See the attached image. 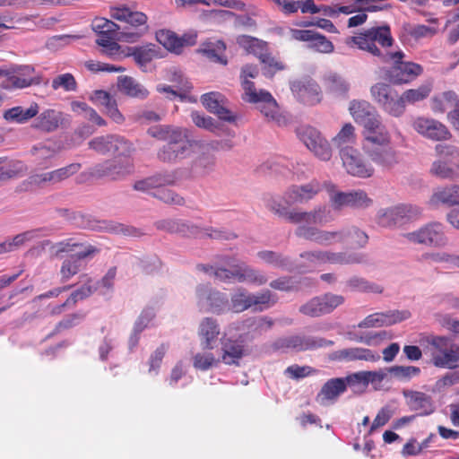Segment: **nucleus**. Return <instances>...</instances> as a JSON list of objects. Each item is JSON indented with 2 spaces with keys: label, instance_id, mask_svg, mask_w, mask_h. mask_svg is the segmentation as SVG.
I'll use <instances>...</instances> for the list:
<instances>
[{
  "label": "nucleus",
  "instance_id": "nucleus-56",
  "mask_svg": "<svg viewBox=\"0 0 459 459\" xmlns=\"http://www.w3.org/2000/svg\"><path fill=\"white\" fill-rule=\"evenodd\" d=\"M355 141L356 134H354V126L351 123L344 124L337 135L333 138V143L340 150L351 147L350 144L354 143Z\"/></svg>",
  "mask_w": 459,
  "mask_h": 459
},
{
  "label": "nucleus",
  "instance_id": "nucleus-11",
  "mask_svg": "<svg viewBox=\"0 0 459 459\" xmlns=\"http://www.w3.org/2000/svg\"><path fill=\"white\" fill-rule=\"evenodd\" d=\"M89 149L100 155H124L132 150V143L118 134L98 136L88 143Z\"/></svg>",
  "mask_w": 459,
  "mask_h": 459
},
{
  "label": "nucleus",
  "instance_id": "nucleus-64",
  "mask_svg": "<svg viewBox=\"0 0 459 459\" xmlns=\"http://www.w3.org/2000/svg\"><path fill=\"white\" fill-rule=\"evenodd\" d=\"M30 153H32V157L38 164L43 165L44 162L56 155V150L40 143L33 146L32 150H30Z\"/></svg>",
  "mask_w": 459,
  "mask_h": 459
},
{
  "label": "nucleus",
  "instance_id": "nucleus-28",
  "mask_svg": "<svg viewBox=\"0 0 459 459\" xmlns=\"http://www.w3.org/2000/svg\"><path fill=\"white\" fill-rule=\"evenodd\" d=\"M201 103L208 111L218 116L219 119L228 122L234 121L231 112L222 105V96L221 93L216 91L204 93L201 96Z\"/></svg>",
  "mask_w": 459,
  "mask_h": 459
},
{
  "label": "nucleus",
  "instance_id": "nucleus-19",
  "mask_svg": "<svg viewBox=\"0 0 459 459\" xmlns=\"http://www.w3.org/2000/svg\"><path fill=\"white\" fill-rule=\"evenodd\" d=\"M411 316L408 310H389L385 312H375L368 315L359 322V328H380L383 326H391Z\"/></svg>",
  "mask_w": 459,
  "mask_h": 459
},
{
  "label": "nucleus",
  "instance_id": "nucleus-34",
  "mask_svg": "<svg viewBox=\"0 0 459 459\" xmlns=\"http://www.w3.org/2000/svg\"><path fill=\"white\" fill-rule=\"evenodd\" d=\"M198 53L212 63H218L221 65H227V56L224 55L225 44L220 39H210L203 42L200 48H198Z\"/></svg>",
  "mask_w": 459,
  "mask_h": 459
},
{
  "label": "nucleus",
  "instance_id": "nucleus-35",
  "mask_svg": "<svg viewBox=\"0 0 459 459\" xmlns=\"http://www.w3.org/2000/svg\"><path fill=\"white\" fill-rule=\"evenodd\" d=\"M127 56L134 58V63L143 67L155 59L160 58L159 48L153 44L127 48Z\"/></svg>",
  "mask_w": 459,
  "mask_h": 459
},
{
  "label": "nucleus",
  "instance_id": "nucleus-45",
  "mask_svg": "<svg viewBox=\"0 0 459 459\" xmlns=\"http://www.w3.org/2000/svg\"><path fill=\"white\" fill-rule=\"evenodd\" d=\"M79 279H81L83 284L71 292L70 296L66 298L65 301L68 303L77 304L79 301H82L86 298L91 297L97 290V286L92 282V279L88 274H81Z\"/></svg>",
  "mask_w": 459,
  "mask_h": 459
},
{
  "label": "nucleus",
  "instance_id": "nucleus-16",
  "mask_svg": "<svg viewBox=\"0 0 459 459\" xmlns=\"http://www.w3.org/2000/svg\"><path fill=\"white\" fill-rule=\"evenodd\" d=\"M333 341H326L322 338H314L305 335H291L282 337L274 342L276 349H290L295 351H312L325 346H332Z\"/></svg>",
  "mask_w": 459,
  "mask_h": 459
},
{
  "label": "nucleus",
  "instance_id": "nucleus-61",
  "mask_svg": "<svg viewBox=\"0 0 459 459\" xmlns=\"http://www.w3.org/2000/svg\"><path fill=\"white\" fill-rule=\"evenodd\" d=\"M258 257L261 259V261L266 263L267 264L280 269H286L288 265H290V261H288V258L271 250L258 252Z\"/></svg>",
  "mask_w": 459,
  "mask_h": 459
},
{
  "label": "nucleus",
  "instance_id": "nucleus-57",
  "mask_svg": "<svg viewBox=\"0 0 459 459\" xmlns=\"http://www.w3.org/2000/svg\"><path fill=\"white\" fill-rule=\"evenodd\" d=\"M363 137H365L363 146L390 145V135L386 129L363 130Z\"/></svg>",
  "mask_w": 459,
  "mask_h": 459
},
{
  "label": "nucleus",
  "instance_id": "nucleus-26",
  "mask_svg": "<svg viewBox=\"0 0 459 459\" xmlns=\"http://www.w3.org/2000/svg\"><path fill=\"white\" fill-rule=\"evenodd\" d=\"M363 149H365L366 154L371 161L385 169H390L397 163L396 151L390 144L363 146Z\"/></svg>",
  "mask_w": 459,
  "mask_h": 459
},
{
  "label": "nucleus",
  "instance_id": "nucleus-30",
  "mask_svg": "<svg viewBox=\"0 0 459 459\" xmlns=\"http://www.w3.org/2000/svg\"><path fill=\"white\" fill-rule=\"evenodd\" d=\"M245 356V346L240 341L227 339L221 342V361L228 366H239Z\"/></svg>",
  "mask_w": 459,
  "mask_h": 459
},
{
  "label": "nucleus",
  "instance_id": "nucleus-50",
  "mask_svg": "<svg viewBox=\"0 0 459 459\" xmlns=\"http://www.w3.org/2000/svg\"><path fill=\"white\" fill-rule=\"evenodd\" d=\"M346 287L352 291L365 293H382V287L375 282H370L358 276H353L346 281Z\"/></svg>",
  "mask_w": 459,
  "mask_h": 459
},
{
  "label": "nucleus",
  "instance_id": "nucleus-31",
  "mask_svg": "<svg viewBox=\"0 0 459 459\" xmlns=\"http://www.w3.org/2000/svg\"><path fill=\"white\" fill-rule=\"evenodd\" d=\"M349 381V377L346 379L342 378H332L323 385L317 395H316V402L320 405H325L327 402L336 400L339 395L346 391V382Z\"/></svg>",
  "mask_w": 459,
  "mask_h": 459
},
{
  "label": "nucleus",
  "instance_id": "nucleus-18",
  "mask_svg": "<svg viewBox=\"0 0 459 459\" xmlns=\"http://www.w3.org/2000/svg\"><path fill=\"white\" fill-rule=\"evenodd\" d=\"M191 153V143L186 138H182L178 134L172 142H167L160 151H158V160L164 163H177L188 157Z\"/></svg>",
  "mask_w": 459,
  "mask_h": 459
},
{
  "label": "nucleus",
  "instance_id": "nucleus-62",
  "mask_svg": "<svg viewBox=\"0 0 459 459\" xmlns=\"http://www.w3.org/2000/svg\"><path fill=\"white\" fill-rule=\"evenodd\" d=\"M152 196L160 200L167 204H176L182 206L184 199L179 195L173 192L171 189L167 188H155L150 191Z\"/></svg>",
  "mask_w": 459,
  "mask_h": 459
},
{
  "label": "nucleus",
  "instance_id": "nucleus-5",
  "mask_svg": "<svg viewBox=\"0 0 459 459\" xmlns=\"http://www.w3.org/2000/svg\"><path fill=\"white\" fill-rule=\"evenodd\" d=\"M370 94L373 100L389 116L400 117L404 114L407 103L391 85L376 82L370 88Z\"/></svg>",
  "mask_w": 459,
  "mask_h": 459
},
{
  "label": "nucleus",
  "instance_id": "nucleus-10",
  "mask_svg": "<svg viewBox=\"0 0 459 459\" xmlns=\"http://www.w3.org/2000/svg\"><path fill=\"white\" fill-rule=\"evenodd\" d=\"M298 139L315 154L317 159L328 161L331 159V147L320 132L311 126H301L297 129Z\"/></svg>",
  "mask_w": 459,
  "mask_h": 459
},
{
  "label": "nucleus",
  "instance_id": "nucleus-20",
  "mask_svg": "<svg viewBox=\"0 0 459 459\" xmlns=\"http://www.w3.org/2000/svg\"><path fill=\"white\" fill-rule=\"evenodd\" d=\"M413 129L430 141H446L450 137L447 127L434 118L417 117L413 121Z\"/></svg>",
  "mask_w": 459,
  "mask_h": 459
},
{
  "label": "nucleus",
  "instance_id": "nucleus-55",
  "mask_svg": "<svg viewBox=\"0 0 459 459\" xmlns=\"http://www.w3.org/2000/svg\"><path fill=\"white\" fill-rule=\"evenodd\" d=\"M402 31H403V35L410 36L416 40L431 37L436 33V30L431 27L425 24H412L411 22L404 23L403 26H402Z\"/></svg>",
  "mask_w": 459,
  "mask_h": 459
},
{
  "label": "nucleus",
  "instance_id": "nucleus-4",
  "mask_svg": "<svg viewBox=\"0 0 459 459\" xmlns=\"http://www.w3.org/2000/svg\"><path fill=\"white\" fill-rule=\"evenodd\" d=\"M267 208L275 215L292 224L306 222L307 224L324 225L329 221V211L325 206L315 208L309 212H298L289 210L288 207L276 201H271L267 204Z\"/></svg>",
  "mask_w": 459,
  "mask_h": 459
},
{
  "label": "nucleus",
  "instance_id": "nucleus-63",
  "mask_svg": "<svg viewBox=\"0 0 459 459\" xmlns=\"http://www.w3.org/2000/svg\"><path fill=\"white\" fill-rule=\"evenodd\" d=\"M80 272V261L76 258H65L61 263L60 266V277L61 281L65 282L70 281Z\"/></svg>",
  "mask_w": 459,
  "mask_h": 459
},
{
  "label": "nucleus",
  "instance_id": "nucleus-23",
  "mask_svg": "<svg viewBox=\"0 0 459 459\" xmlns=\"http://www.w3.org/2000/svg\"><path fill=\"white\" fill-rule=\"evenodd\" d=\"M330 359L334 361L377 362L379 360V354L368 348L352 347L334 351L330 355Z\"/></svg>",
  "mask_w": 459,
  "mask_h": 459
},
{
  "label": "nucleus",
  "instance_id": "nucleus-58",
  "mask_svg": "<svg viewBox=\"0 0 459 459\" xmlns=\"http://www.w3.org/2000/svg\"><path fill=\"white\" fill-rule=\"evenodd\" d=\"M82 169V164L79 162L70 163L60 169H53L48 172H43L55 179L56 181L62 183L66 179L70 178L74 174L78 173Z\"/></svg>",
  "mask_w": 459,
  "mask_h": 459
},
{
  "label": "nucleus",
  "instance_id": "nucleus-36",
  "mask_svg": "<svg viewBox=\"0 0 459 459\" xmlns=\"http://www.w3.org/2000/svg\"><path fill=\"white\" fill-rule=\"evenodd\" d=\"M111 18L115 21L124 22L131 26L138 27L145 25L146 15L141 11H132L126 6L111 8Z\"/></svg>",
  "mask_w": 459,
  "mask_h": 459
},
{
  "label": "nucleus",
  "instance_id": "nucleus-54",
  "mask_svg": "<svg viewBox=\"0 0 459 459\" xmlns=\"http://www.w3.org/2000/svg\"><path fill=\"white\" fill-rule=\"evenodd\" d=\"M157 42L165 48L174 52L180 53V45L178 44V36L169 30H160L155 32Z\"/></svg>",
  "mask_w": 459,
  "mask_h": 459
},
{
  "label": "nucleus",
  "instance_id": "nucleus-1",
  "mask_svg": "<svg viewBox=\"0 0 459 459\" xmlns=\"http://www.w3.org/2000/svg\"><path fill=\"white\" fill-rule=\"evenodd\" d=\"M404 52L402 50L386 51L383 63H391L393 65L385 72L386 80L389 83L401 86L413 82L424 73L422 65L416 62L403 61Z\"/></svg>",
  "mask_w": 459,
  "mask_h": 459
},
{
  "label": "nucleus",
  "instance_id": "nucleus-32",
  "mask_svg": "<svg viewBox=\"0 0 459 459\" xmlns=\"http://www.w3.org/2000/svg\"><path fill=\"white\" fill-rule=\"evenodd\" d=\"M429 204L432 206L446 204L450 207H459V184L437 188L429 198Z\"/></svg>",
  "mask_w": 459,
  "mask_h": 459
},
{
  "label": "nucleus",
  "instance_id": "nucleus-3",
  "mask_svg": "<svg viewBox=\"0 0 459 459\" xmlns=\"http://www.w3.org/2000/svg\"><path fill=\"white\" fill-rule=\"evenodd\" d=\"M426 342L431 346V362L435 368L455 369L458 367V343L442 335H429Z\"/></svg>",
  "mask_w": 459,
  "mask_h": 459
},
{
  "label": "nucleus",
  "instance_id": "nucleus-47",
  "mask_svg": "<svg viewBox=\"0 0 459 459\" xmlns=\"http://www.w3.org/2000/svg\"><path fill=\"white\" fill-rule=\"evenodd\" d=\"M237 275H238L237 281L240 283L247 282L258 287L267 283V277L262 272L253 269L245 263H241V273Z\"/></svg>",
  "mask_w": 459,
  "mask_h": 459
},
{
  "label": "nucleus",
  "instance_id": "nucleus-33",
  "mask_svg": "<svg viewBox=\"0 0 459 459\" xmlns=\"http://www.w3.org/2000/svg\"><path fill=\"white\" fill-rule=\"evenodd\" d=\"M404 397L407 405L411 411H419L420 416L430 415L433 412V404L430 396L420 391H405Z\"/></svg>",
  "mask_w": 459,
  "mask_h": 459
},
{
  "label": "nucleus",
  "instance_id": "nucleus-42",
  "mask_svg": "<svg viewBox=\"0 0 459 459\" xmlns=\"http://www.w3.org/2000/svg\"><path fill=\"white\" fill-rule=\"evenodd\" d=\"M34 68L30 65H25L18 70L17 74L10 77L9 82L13 88L23 89L32 84L40 83V78L33 76Z\"/></svg>",
  "mask_w": 459,
  "mask_h": 459
},
{
  "label": "nucleus",
  "instance_id": "nucleus-48",
  "mask_svg": "<svg viewBox=\"0 0 459 459\" xmlns=\"http://www.w3.org/2000/svg\"><path fill=\"white\" fill-rule=\"evenodd\" d=\"M430 92H432V83L427 82L417 88L404 90L401 97L407 104L414 105L428 99Z\"/></svg>",
  "mask_w": 459,
  "mask_h": 459
},
{
  "label": "nucleus",
  "instance_id": "nucleus-21",
  "mask_svg": "<svg viewBox=\"0 0 459 459\" xmlns=\"http://www.w3.org/2000/svg\"><path fill=\"white\" fill-rule=\"evenodd\" d=\"M321 191L319 181L313 179L304 185H293L284 192V200L287 204H306L318 195Z\"/></svg>",
  "mask_w": 459,
  "mask_h": 459
},
{
  "label": "nucleus",
  "instance_id": "nucleus-13",
  "mask_svg": "<svg viewBox=\"0 0 459 459\" xmlns=\"http://www.w3.org/2000/svg\"><path fill=\"white\" fill-rule=\"evenodd\" d=\"M418 214H420L418 208L401 204L380 211L377 217V223L383 228L401 226L414 219Z\"/></svg>",
  "mask_w": 459,
  "mask_h": 459
},
{
  "label": "nucleus",
  "instance_id": "nucleus-43",
  "mask_svg": "<svg viewBox=\"0 0 459 459\" xmlns=\"http://www.w3.org/2000/svg\"><path fill=\"white\" fill-rule=\"evenodd\" d=\"M350 114L355 121L381 117V116L377 112V109H375V108L367 100L351 101Z\"/></svg>",
  "mask_w": 459,
  "mask_h": 459
},
{
  "label": "nucleus",
  "instance_id": "nucleus-2",
  "mask_svg": "<svg viewBox=\"0 0 459 459\" xmlns=\"http://www.w3.org/2000/svg\"><path fill=\"white\" fill-rule=\"evenodd\" d=\"M375 43L380 44L383 48L392 46L394 39L392 34H390L389 26L372 27L358 35L346 39V45L350 47L355 46L359 49L368 51L373 56H377L380 59L384 58L385 52L389 50L382 51L377 48Z\"/></svg>",
  "mask_w": 459,
  "mask_h": 459
},
{
  "label": "nucleus",
  "instance_id": "nucleus-40",
  "mask_svg": "<svg viewBox=\"0 0 459 459\" xmlns=\"http://www.w3.org/2000/svg\"><path fill=\"white\" fill-rule=\"evenodd\" d=\"M325 91L334 98H346L349 83L337 74H330L325 77Z\"/></svg>",
  "mask_w": 459,
  "mask_h": 459
},
{
  "label": "nucleus",
  "instance_id": "nucleus-7",
  "mask_svg": "<svg viewBox=\"0 0 459 459\" xmlns=\"http://www.w3.org/2000/svg\"><path fill=\"white\" fill-rule=\"evenodd\" d=\"M407 241L429 247H443L447 244L445 228L438 221L429 222L419 230L403 235Z\"/></svg>",
  "mask_w": 459,
  "mask_h": 459
},
{
  "label": "nucleus",
  "instance_id": "nucleus-49",
  "mask_svg": "<svg viewBox=\"0 0 459 459\" xmlns=\"http://www.w3.org/2000/svg\"><path fill=\"white\" fill-rule=\"evenodd\" d=\"M85 318V313L83 311H77L72 314L66 315L60 321L54 325L53 332L51 334H57L65 331H68L79 325Z\"/></svg>",
  "mask_w": 459,
  "mask_h": 459
},
{
  "label": "nucleus",
  "instance_id": "nucleus-6",
  "mask_svg": "<svg viewBox=\"0 0 459 459\" xmlns=\"http://www.w3.org/2000/svg\"><path fill=\"white\" fill-rule=\"evenodd\" d=\"M133 172V163L128 158H118L98 163L89 169L81 177L88 178H108L109 180H120Z\"/></svg>",
  "mask_w": 459,
  "mask_h": 459
},
{
  "label": "nucleus",
  "instance_id": "nucleus-27",
  "mask_svg": "<svg viewBox=\"0 0 459 459\" xmlns=\"http://www.w3.org/2000/svg\"><path fill=\"white\" fill-rule=\"evenodd\" d=\"M198 300H205L210 307L211 311L214 313H221L229 306L227 296L220 290H212L208 286L201 284L195 290Z\"/></svg>",
  "mask_w": 459,
  "mask_h": 459
},
{
  "label": "nucleus",
  "instance_id": "nucleus-39",
  "mask_svg": "<svg viewBox=\"0 0 459 459\" xmlns=\"http://www.w3.org/2000/svg\"><path fill=\"white\" fill-rule=\"evenodd\" d=\"M117 86L119 91L131 98L144 100L148 96V91L131 76H119Z\"/></svg>",
  "mask_w": 459,
  "mask_h": 459
},
{
  "label": "nucleus",
  "instance_id": "nucleus-9",
  "mask_svg": "<svg viewBox=\"0 0 459 459\" xmlns=\"http://www.w3.org/2000/svg\"><path fill=\"white\" fill-rule=\"evenodd\" d=\"M91 29L99 35L96 43L104 48L103 52L106 55L113 56L119 51V44L115 42L116 31L119 26L105 18H94L91 22Z\"/></svg>",
  "mask_w": 459,
  "mask_h": 459
},
{
  "label": "nucleus",
  "instance_id": "nucleus-51",
  "mask_svg": "<svg viewBox=\"0 0 459 459\" xmlns=\"http://www.w3.org/2000/svg\"><path fill=\"white\" fill-rule=\"evenodd\" d=\"M237 45L246 50L247 53L256 56L267 55V53L263 52L264 51V42L254 37L240 35L237 38Z\"/></svg>",
  "mask_w": 459,
  "mask_h": 459
},
{
  "label": "nucleus",
  "instance_id": "nucleus-12",
  "mask_svg": "<svg viewBox=\"0 0 459 459\" xmlns=\"http://www.w3.org/2000/svg\"><path fill=\"white\" fill-rule=\"evenodd\" d=\"M343 297L337 294L326 293L325 295L312 298L309 301L299 307V313L308 317H319L327 315L343 304Z\"/></svg>",
  "mask_w": 459,
  "mask_h": 459
},
{
  "label": "nucleus",
  "instance_id": "nucleus-44",
  "mask_svg": "<svg viewBox=\"0 0 459 459\" xmlns=\"http://www.w3.org/2000/svg\"><path fill=\"white\" fill-rule=\"evenodd\" d=\"M366 262V255L363 253H334L327 251V258L325 264L350 265L355 264H364Z\"/></svg>",
  "mask_w": 459,
  "mask_h": 459
},
{
  "label": "nucleus",
  "instance_id": "nucleus-46",
  "mask_svg": "<svg viewBox=\"0 0 459 459\" xmlns=\"http://www.w3.org/2000/svg\"><path fill=\"white\" fill-rule=\"evenodd\" d=\"M249 299L255 312H263L277 303V296L270 290H264L255 294L249 293Z\"/></svg>",
  "mask_w": 459,
  "mask_h": 459
},
{
  "label": "nucleus",
  "instance_id": "nucleus-59",
  "mask_svg": "<svg viewBox=\"0 0 459 459\" xmlns=\"http://www.w3.org/2000/svg\"><path fill=\"white\" fill-rule=\"evenodd\" d=\"M221 361L220 359L214 357L213 353L210 351L197 353L193 357V367L200 371H206L212 367L217 366Z\"/></svg>",
  "mask_w": 459,
  "mask_h": 459
},
{
  "label": "nucleus",
  "instance_id": "nucleus-52",
  "mask_svg": "<svg viewBox=\"0 0 459 459\" xmlns=\"http://www.w3.org/2000/svg\"><path fill=\"white\" fill-rule=\"evenodd\" d=\"M230 308L234 313H242L247 309H253L249 299V292L246 289H237V291L231 295Z\"/></svg>",
  "mask_w": 459,
  "mask_h": 459
},
{
  "label": "nucleus",
  "instance_id": "nucleus-41",
  "mask_svg": "<svg viewBox=\"0 0 459 459\" xmlns=\"http://www.w3.org/2000/svg\"><path fill=\"white\" fill-rule=\"evenodd\" d=\"M230 258H224V264L230 266V269H227L225 267H217L207 268L204 265H201V269L208 272L210 269L213 272V276L222 282H232L238 281V273H241V263H237L235 264H231Z\"/></svg>",
  "mask_w": 459,
  "mask_h": 459
},
{
  "label": "nucleus",
  "instance_id": "nucleus-22",
  "mask_svg": "<svg viewBox=\"0 0 459 459\" xmlns=\"http://www.w3.org/2000/svg\"><path fill=\"white\" fill-rule=\"evenodd\" d=\"M330 203L335 210H341L343 207L367 208L371 205L372 201L362 190H353L351 192H336L330 195Z\"/></svg>",
  "mask_w": 459,
  "mask_h": 459
},
{
  "label": "nucleus",
  "instance_id": "nucleus-15",
  "mask_svg": "<svg viewBox=\"0 0 459 459\" xmlns=\"http://www.w3.org/2000/svg\"><path fill=\"white\" fill-rule=\"evenodd\" d=\"M343 168L350 175L359 178H368L374 173V169L364 161L359 151L352 147L342 148L340 151Z\"/></svg>",
  "mask_w": 459,
  "mask_h": 459
},
{
  "label": "nucleus",
  "instance_id": "nucleus-17",
  "mask_svg": "<svg viewBox=\"0 0 459 459\" xmlns=\"http://www.w3.org/2000/svg\"><path fill=\"white\" fill-rule=\"evenodd\" d=\"M169 234H178L185 238H208L210 239L231 240L237 238L233 232L214 230L212 228L202 229L194 223L183 222Z\"/></svg>",
  "mask_w": 459,
  "mask_h": 459
},
{
  "label": "nucleus",
  "instance_id": "nucleus-29",
  "mask_svg": "<svg viewBox=\"0 0 459 459\" xmlns=\"http://www.w3.org/2000/svg\"><path fill=\"white\" fill-rule=\"evenodd\" d=\"M220 334V327L216 320L212 317H205L198 325V338H200L201 348L211 351Z\"/></svg>",
  "mask_w": 459,
  "mask_h": 459
},
{
  "label": "nucleus",
  "instance_id": "nucleus-24",
  "mask_svg": "<svg viewBox=\"0 0 459 459\" xmlns=\"http://www.w3.org/2000/svg\"><path fill=\"white\" fill-rule=\"evenodd\" d=\"M177 182V174L175 170L156 173L145 178L134 185L137 191L150 192L152 189H162L166 186H171Z\"/></svg>",
  "mask_w": 459,
  "mask_h": 459
},
{
  "label": "nucleus",
  "instance_id": "nucleus-60",
  "mask_svg": "<svg viewBox=\"0 0 459 459\" xmlns=\"http://www.w3.org/2000/svg\"><path fill=\"white\" fill-rule=\"evenodd\" d=\"M429 171L434 177L444 180H454L458 177V173L454 168L441 160L432 162L431 170Z\"/></svg>",
  "mask_w": 459,
  "mask_h": 459
},
{
  "label": "nucleus",
  "instance_id": "nucleus-38",
  "mask_svg": "<svg viewBox=\"0 0 459 459\" xmlns=\"http://www.w3.org/2000/svg\"><path fill=\"white\" fill-rule=\"evenodd\" d=\"M37 114H39V105L32 103L27 109H23L20 106L5 109L4 113H3V118L7 122L24 124L35 117Z\"/></svg>",
  "mask_w": 459,
  "mask_h": 459
},
{
  "label": "nucleus",
  "instance_id": "nucleus-25",
  "mask_svg": "<svg viewBox=\"0 0 459 459\" xmlns=\"http://www.w3.org/2000/svg\"><path fill=\"white\" fill-rule=\"evenodd\" d=\"M35 117L32 128L46 134L58 130L64 124V114L57 109L47 108Z\"/></svg>",
  "mask_w": 459,
  "mask_h": 459
},
{
  "label": "nucleus",
  "instance_id": "nucleus-8",
  "mask_svg": "<svg viewBox=\"0 0 459 459\" xmlns=\"http://www.w3.org/2000/svg\"><path fill=\"white\" fill-rule=\"evenodd\" d=\"M244 93H246V101L257 104L259 110L269 121L280 122L278 115V105L272 93L265 90L256 91L255 84L248 82H244Z\"/></svg>",
  "mask_w": 459,
  "mask_h": 459
},
{
  "label": "nucleus",
  "instance_id": "nucleus-37",
  "mask_svg": "<svg viewBox=\"0 0 459 459\" xmlns=\"http://www.w3.org/2000/svg\"><path fill=\"white\" fill-rule=\"evenodd\" d=\"M298 99L307 106L316 105L321 101L320 87L316 82H306L295 85Z\"/></svg>",
  "mask_w": 459,
  "mask_h": 459
},
{
  "label": "nucleus",
  "instance_id": "nucleus-14",
  "mask_svg": "<svg viewBox=\"0 0 459 459\" xmlns=\"http://www.w3.org/2000/svg\"><path fill=\"white\" fill-rule=\"evenodd\" d=\"M295 236L325 247L344 243V231L342 230L328 231L315 227L301 225L295 230Z\"/></svg>",
  "mask_w": 459,
  "mask_h": 459
},
{
  "label": "nucleus",
  "instance_id": "nucleus-53",
  "mask_svg": "<svg viewBox=\"0 0 459 459\" xmlns=\"http://www.w3.org/2000/svg\"><path fill=\"white\" fill-rule=\"evenodd\" d=\"M149 134L152 137L164 141L166 143L171 142L174 136L180 134L183 139H186V132L180 128H171L167 126H152L149 129Z\"/></svg>",
  "mask_w": 459,
  "mask_h": 459
}]
</instances>
